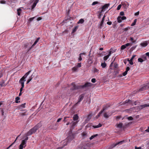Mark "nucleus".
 <instances>
[{
    "instance_id": "1a4fd4ad",
    "label": "nucleus",
    "mask_w": 149,
    "mask_h": 149,
    "mask_svg": "<svg viewBox=\"0 0 149 149\" xmlns=\"http://www.w3.org/2000/svg\"><path fill=\"white\" fill-rule=\"evenodd\" d=\"M112 113L111 112L108 113H105L104 114V117L106 118H108L109 117L112 115Z\"/></svg>"
},
{
    "instance_id": "cd10ccee",
    "label": "nucleus",
    "mask_w": 149,
    "mask_h": 149,
    "mask_svg": "<svg viewBox=\"0 0 149 149\" xmlns=\"http://www.w3.org/2000/svg\"><path fill=\"white\" fill-rule=\"evenodd\" d=\"M102 124H101L100 123H99L98 125H95V126H93V127H94V128H99V127H101L102 126Z\"/></svg>"
},
{
    "instance_id": "680f3d73",
    "label": "nucleus",
    "mask_w": 149,
    "mask_h": 149,
    "mask_svg": "<svg viewBox=\"0 0 149 149\" xmlns=\"http://www.w3.org/2000/svg\"><path fill=\"white\" fill-rule=\"evenodd\" d=\"M21 88H20V92H22V91L23 90V88L24 87V86H21Z\"/></svg>"
},
{
    "instance_id": "338daca9",
    "label": "nucleus",
    "mask_w": 149,
    "mask_h": 149,
    "mask_svg": "<svg viewBox=\"0 0 149 149\" xmlns=\"http://www.w3.org/2000/svg\"><path fill=\"white\" fill-rule=\"evenodd\" d=\"M146 55L148 56L149 57V52H148L146 54Z\"/></svg>"
},
{
    "instance_id": "393cba45",
    "label": "nucleus",
    "mask_w": 149,
    "mask_h": 149,
    "mask_svg": "<svg viewBox=\"0 0 149 149\" xmlns=\"http://www.w3.org/2000/svg\"><path fill=\"white\" fill-rule=\"evenodd\" d=\"M101 66L102 68H104L106 66L107 64L105 62H104V63H101Z\"/></svg>"
},
{
    "instance_id": "052dcab7",
    "label": "nucleus",
    "mask_w": 149,
    "mask_h": 149,
    "mask_svg": "<svg viewBox=\"0 0 149 149\" xmlns=\"http://www.w3.org/2000/svg\"><path fill=\"white\" fill-rule=\"evenodd\" d=\"M139 12L138 11L136 13H135L134 14V15L135 16H137L139 15Z\"/></svg>"
},
{
    "instance_id": "13d9d810",
    "label": "nucleus",
    "mask_w": 149,
    "mask_h": 149,
    "mask_svg": "<svg viewBox=\"0 0 149 149\" xmlns=\"http://www.w3.org/2000/svg\"><path fill=\"white\" fill-rule=\"evenodd\" d=\"M88 63H93V61L91 59H89L88 61Z\"/></svg>"
},
{
    "instance_id": "6e6d98bb",
    "label": "nucleus",
    "mask_w": 149,
    "mask_h": 149,
    "mask_svg": "<svg viewBox=\"0 0 149 149\" xmlns=\"http://www.w3.org/2000/svg\"><path fill=\"white\" fill-rule=\"evenodd\" d=\"M121 18L122 20H123L126 19V17L125 16H123L122 17H121Z\"/></svg>"
},
{
    "instance_id": "bb28decb",
    "label": "nucleus",
    "mask_w": 149,
    "mask_h": 149,
    "mask_svg": "<svg viewBox=\"0 0 149 149\" xmlns=\"http://www.w3.org/2000/svg\"><path fill=\"white\" fill-rule=\"evenodd\" d=\"M117 20L118 22L120 23L122 22V19L121 18V17L120 16H119L117 17Z\"/></svg>"
},
{
    "instance_id": "c9c22d12",
    "label": "nucleus",
    "mask_w": 149,
    "mask_h": 149,
    "mask_svg": "<svg viewBox=\"0 0 149 149\" xmlns=\"http://www.w3.org/2000/svg\"><path fill=\"white\" fill-rule=\"evenodd\" d=\"M97 136V134H96L92 135L90 138V140H91V139H93L96 136Z\"/></svg>"
},
{
    "instance_id": "864d4df0",
    "label": "nucleus",
    "mask_w": 149,
    "mask_h": 149,
    "mask_svg": "<svg viewBox=\"0 0 149 149\" xmlns=\"http://www.w3.org/2000/svg\"><path fill=\"white\" fill-rule=\"evenodd\" d=\"M0 3H1V4H5L6 1L4 0L0 1Z\"/></svg>"
},
{
    "instance_id": "7ed1b4c3",
    "label": "nucleus",
    "mask_w": 149,
    "mask_h": 149,
    "mask_svg": "<svg viewBox=\"0 0 149 149\" xmlns=\"http://www.w3.org/2000/svg\"><path fill=\"white\" fill-rule=\"evenodd\" d=\"M32 47V46H31V45L29 43H26L24 44V48L27 52L29 51Z\"/></svg>"
},
{
    "instance_id": "c85d7f7f",
    "label": "nucleus",
    "mask_w": 149,
    "mask_h": 149,
    "mask_svg": "<svg viewBox=\"0 0 149 149\" xmlns=\"http://www.w3.org/2000/svg\"><path fill=\"white\" fill-rule=\"evenodd\" d=\"M22 11V10L20 8H19L17 9V14L19 16Z\"/></svg>"
},
{
    "instance_id": "bf43d9fd",
    "label": "nucleus",
    "mask_w": 149,
    "mask_h": 149,
    "mask_svg": "<svg viewBox=\"0 0 149 149\" xmlns=\"http://www.w3.org/2000/svg\"><path fill=\"white\" fill-rule=\"evenodd\" d=\"M136 56V55H133L132 56V58L130 59L131 60H133L134 58Z\"/></svg>"
},
{
    "instance_id": "9d476101",
    "label": "nucleus",
    "mask_w": 149,
    "mask_h": 149,
    "mask_svg": "<svg viewBox=\"0 0 149 149\" xmlns=\"http://www.w3.org/2000/svg\"><path fill=\"white\" fill-rule=\"evenodd\" d=\"M149 107V103L145 104L139 106L138 107L140 109H142L146 107Z\"/></svg>"
},
{
    "instance_id": "ddd939ff",
    "label": "nucleus",
    "mask_w": 149,
    "mask_h": 149,
    "mask_svg": "<svg viewBox=\"0 0 149 149\" xmlns=\"http://www.w3.org/2000/svg\"><path fill=\"white\" fill-rule=\"evenodd\" d=\"M39 0H36L34 2L33 5L31 6L32 9H33L36 6Z\"/></svg>"
},
{
    "instance_id": "58836bf2",
    "label": "nucleus",
    "mask_w": 149,
    "mask_h": 149,
    "mask_svg": "<svg viewBox=\"0 0 149 149\" xmlns=\"http://www.w3.org/2000/svg\"><path fill=\"white\" fill-rule=\"evenodd\" d=\"M98 3H99V2L98 1H94L92 3V6H94Z\"/></svg>"
},
{
    "instance_id": "a18cd8bd",
    "label": "nucleus",
    "mask_w": 149,
    "mask_h": 149,
    "mask_svg": "<svg viewBox=\"0 0 149 149\" xmlns=\"http://www.w3.org/2000/svg\"><path fill=\"white\" fill-rule=\"evenodd\" d=\"M81 63H78L77 64V65L76 66L78 68H80L81 66Z\"/></svg>"
},
{
    "instance_id": "3c124183",
    "label": "nucleus",
    "mask_w": 149,
    "mask_h": 149,
    "mask_svg": "<svg viewBox=\"0 0 149 149\" xmlns=\"http://www.w3.org/2000/svg\"><path fill=\"white\" fill-rule=\"evenodd\" d=\"M121 7V5L120 4L118 6V7L117 8V10H119L120 9Z\"/></svg>"
},
{
    "instance_id": "2f4dec72",
    "label": "nucleus",
    "mask_w": 149,
    "mask_h": 149,
    "mask_svg": "<svg viewBox=\"0 0 149 149\" xmlns=\"http://www.w3.org/2000/svg\"><path fill=\"white\" fill-rule=\"evenodd\" d=\"M109 56H110L108 54L106 56H104V60L105 61H106L109 58Z\"/></svg>"
},
{
    "instance_id": "5fc2aeb1",
    "label": "nucleus",
    "mask_w": 149,
    "mask_h": 149,
    "mask_svg": "<svg viewBox=\"0 0 149 149\" xmlns=\"http://www.w3.org/2000/svg\"><path fill=\"white\" fill-rule=\"evenodd\" d=\"M35 17H33L32 18H31L29 19V21L30 22H31L32 21H33L34 19L35 18Z\"/></svg>"
},
{
    "instance_id": "603ef678",
    "label": "nucleus",
    "mask_w": 149,
    "mask_h": 149,
    "mask_svg": "<svg viewBox=\"0 0 149 149\" xmlns=\"http://www.w3.org/2000/svg\"><path fill=\"white\" fill-rule=\"evenodd\" d=\"M130 64V65H132L133 64V63L132 62V60H131V59H130L129 61Z\"/></svg>"
},
{
    "instance_id": "de8ad7c7",
    "label": "nucleus",
    "mask_w": 149,
    "mask_h": 149,
    "mask_svg": "<svg viewBox=\"0 0 149 149\" xmlns=\"http://www.w3.org/2000/svg\"><path fill=\"white\" fill-rule=\"evenodd\" d=\"M91 81L92 82L94 83L96 82V79L95 78H93Z\"/></svg>"
},
{
    "instance_id": "69168bd1",
    "label": "nucleus",
    "mask_w": 149,
    "mask_h": 149,
    "mask_svg": "<svg viewBox=\"0 0 149 149\" xmlns=\"http://www.w3.org/2000/svg\"><path fill=\"white\" fill-rule=\"evenodd\" d=\"M130 69V68L129 67H127L126 68V71H127V72Z\"/></svg>"
},
{
    "instance_id": "f704fd0d",
    "label": "nucleus",
    "mask_w": 149,
    "mask_h": 149,
    "mask_svg": "<svg viewBox=\"0 0 149 149\" xmlns=\"http://www.w3.org/2000/svg\"><path fill=\"white\" fill-rule=\"evenodd\" d=\"M138 61L139 62H140L141 63L143 62V61H144V60L143 59H142L141 58H139L138 59Z\"/></svg>"
},
{
    "instance_id": "ea45409f",
    "label": "nucleus",
    "mask_w": 149,
    "mask_h": 149,
    "mask_svg": "<svg viewBox=\"0 0 149 149\" xmlns=\"http://www.w3.org/2000/svg\"><path fill=\"white\" fill-rule=\"evenodd\" d=\"M103 23H104V22L103 21H101V22H100V26H99V27L100 28H102V26L103 25Z\"/></svg>"
},
{
    "instance_id": "6ab92c4d",
    "label": "nucleus",
    "mask_w": 149,
    "mask_h": 149,
    "mask_svg": "<svg viewBox=\"0 0 149 149\" xmlns=\"http://www.w3.org/2000/svg\"><path fill=\"white\" fill-rule=\"evenodd\" d=\"M41 126V124L40 123L38 124L36 126L34 127L35 129H36L37 130L38 129L40 128Z\"/></svg>"
},
{
    "instance_id": "f257e3e1",
    "label": "nucleus",
    "mask_w": 149,
    "mask_h": 149,
    "mask_svg": "<svg viewBox=\"0 0 149 149\" xmlns=\"http://www.w3.org/2000/svg\"><path fill=\"white\" fill-rule=\"evenodd\" d=\"M72 87L71 88L70 90L72 91L74 90L78 89L81 87L82 88L84 87H88L91 86L92 84L91 83L87 82L85 84L82 86H76L74 83H72Z\"/></svg>"
},
{
    "instance_id": "412c9836",
    "label": "nucleus",
    "mask_w": 149,
    "mask_h": 149,
    "mask_svg": "<svg viewBox=\"0 0 149 149\" xmlns=\"http://www.w3.org/2000/svg\"><path fill=\"white\" fill-rule=\"evenodd\" d=\"M33 75H32L31 76L29 77L27 80L26 81V84H28L32 79V78H33V77H32Z\"/></svg>"
},
{
    "instance_id": "4468645a",
    "label": "nucleus",
    "mask_w": 149,
    "mask_h": 149,
    "mask_svg": "<svg viewBox=\"0 0 149 149\" xmlns=\"http://www.w3.org/2000/svg\"><path fill=\"white\" fill-rule=\"evenodd\" d=\"M92 70L93 71L94 73H96L97 74L99 73V70L97 69L96 68H93Z\"/></svg>"
},
{
    "instance_id": "b1692460",
    "label": "nucleus",
    "mask_w": 149,
    "mask_h": 149,
    "mask_svg": "<svg viewBox=\"0 0 149 149\" xmlns=\"http://www.w3.org/2000/svg\"><path fill=\"white\" fill-rule=\"evenodd\" d=\"M40 38H38L34 42V44L32 45V47L34 46L38 42Z\"/></svg>"
},
{
    "instance_id": "e2e57ef3",
    "label": "nucleus",
    "mask_w": 149,
    "mask_h": 149,
    "mask_svg": "<svg viewBox=\"0 0 149 149\" xmlns=\"http://www.w3.org/2000/svg\"><path fill=\"white\" fill-rule=\"evenodd\" d=\"M120 15L121 16H123L124 15V13L123 12H121L120 13Z\"/></svg>"
},
{
    "instance_id": "473e14b6",
    "label": "nucleus",
    "mask_w": 149,
    "mask_h": 149,
    "mask_svg": "<svg viewBox=\"0 0 149 149\" xmlns=\"http://www.w3.org/2000/svg\"><path fill=\"white\" fill-rule=\"evenodd\" d=\"M25 104H26L25 103L23 104L20 105H19V107H20V108H24L25 107Z\"/></svg>"
},
{
    "instance_id": "39448f33",
    "label": "nucleus",
    "mask_w": 149,
    "mask_h": 149,
    "mask_svg": "<svg viewBox=\"0 0 149 149\" xmlns=\"http://www.w3.org/2000/svg\"><path fill=\"white\" fill-rule=\"evenodd\" d=\"M36 129H35L34 127L31 129L27 133V136L31 135L34 133L36 131Z\"/></svg>"
},
{
    "instance_id": "4be33fe9",
    "label": "nucleus",
    "mask_w": 149,
    "mask_h": 149,
    "mask_svg": "<svg viewBox=\"0 0 149 149\" xmlns=\"http://www.w3.org/2000/svg\"><path fill=\"white\" fill-rule=\"evenodd\" d=\"M84 20L83 19H81L77 22V23L78 24H82L84 23Z\"/></svg>"
},
{
    "instance_id": "dca6fc26",
    "label": "nucleus",
    "mask_w": 149,
    "mask_h": 149,
    "mask_svg": "<svg viewBox=\"0 0 149 149\" xmlns=\"http://www.w3.org/2000/svg\"><path fill=\"white\" fill-rule=\"evenodd\" d=\"M79 117L77 114H75L74 116L73 119L74 121H78L77 120Z\"/></svg>"
},
{
    "instance_id": "0eeeda50",
    "label": "nucleus",
    "mask_w": 149,
    "mask_h": 149,
    "mask_svg": "<svg viewBox=\"0 0 149 149\" xmlns=\"http://www.w3.org/2000/svg\"><path fill=\"white\" fill-rule=\"evenodd\" d=\"M78 122V121H74L73 122H72V125L70 128V129L71 130L73 129L75 126L77 125V124Z\"/></svg>"
},
{
    "instance_id": "79ce46f5",
    "label": "nucleus",
    "mask_w": 149,
    "mask_h": 149,
    "mask_svg": "<svg viewBox=\"0 0 149 149\" xmlns=\"http://www.w3.org/2000/svg\"><path fill=\"white\" fill-rule=\"evenodd\" d=\"M87 133L86 132H84L82 134V136L83 137L86 136H87Z\"/></svg>"
},
{
    "instance_id": "37998d69",
    "label": "nucleus",
    "mask_w": 149,
    "mask_h": 149,
    "mask_svg": "<svg viewBox=\"0 0 149 149\" xmlns=\"http://www.w3.org/2000/svg\"><path fill=\"white\" fill-rule=\"evenodd\" d=\"M126 48V47L124 45H122L121 47V49L122 50H123Z\"/></svg>"
},
{
    "instance_id": "a878e982",
    "label": "nucleus",
    "mask_w": 149,
    "mask_h": 149,
    "mask_svg": "<svg viewBox=\"0 0 149 149\" xmlns=\"http://www.w3.org/2000/svg\"><path fill=\"white\" fill-rule=\"evenodd\" d=\"M123 126V124L121 123H119L117 125V127L118 128H121Z\"/></svg>"
},
{
    "instance_id": "f3484780",
    "label": "nucleus",
    "mask_w": 149,
    "mask_h": 149,
    "mask_svg": "<svg viewBox=\"0 0 149 149\" xmlns=\"http://www.w3.org/2000/svg\"><path fill=\"white\" fill-rule=\"evenodd\" d=\"M107 107H106L105 108H103V109L98 114L97 116V118H98V117H100V116L101 114V113L104 111L105 109L106 108H107Z\"/></svg>"
},
{
    "instance_id": "a19ab883",
    "label": "nucleus",
    "mask_w": 149,
    "mask_h": 149,
    "mask_svg": "<svg viewBox=\"0 0 149 149\" xmlns=\"http://www.w3.org/2000/svg\"><path fill=\"white\" fill-rule=\"evenodd\" d=\"M142 58L143 59L144 61L147 60V57L146 55H143L142 56Z\"/></svg>"
},
{
    "instance_id": "9b49d317",
    "label": "nucleus",
    "mask_w": 149,
    "mask_h": 149,
    "mask_svg": "<svg viewBox=\"0 0 149 149\" xmlns=\"http://www.w3.org/2000/svg\"><path fill=\"white\" fill-rule=\"evenodd\" d=\"M148 45V42L147 41H145L141 43L140 45L143 47H145Z\"/></svg>"
},
{
    "instance_id": "8fccbe9b",
    "label": "nucleus",
    "mask_w": 149,
    "mask_h": 149,
    "mask_svg": "<svg viewBox=\"0 0 149 149\" xmlns=\"http://www.w3.org/2000/svg\"><path fill=\"white\" fill-rule=\"evenodd\" d=\"M133 118L131 116H130L127 118V119L129 120H133Z\"/></svg>"
},
{
    "instance_id": "f8f14e48",
    "label": "nucleus",
    "mask_w": 149,
    "mask_h": 149,
    "mask_svg": "<svg viewBox=\"0 0 149 149\" xmlns=\"http://www.w3.org/2000/svg\"><path fill=\"white\" fill-rule=\"evenodd\" d=\"M84 97V96L83 95H80L79 97L78 102L76 104H77L78 103H79L81 100H82Z\"/></svg>"
},
{
    "instance_id": "6e6552de",
    "label": "nucleus",
    "mask_w": 149,
    "mask_h": 149,
    "mask_svg": "<svg viewBox=\"0 0 149 149\" xmlns=\"http://www.w3.org/2000/svg\"><path fill=\"white\" fill-rule=\"evenodd\" d=\"M147 89H149V83L146 85L143 86L140 89V91H142Z\"/></svg>"
},
{
    "instance_id": "0e129e2a",
    "label": "nucleus",
    "mask_w": 149,
    "mask_h": 149,
    "mask_svg": "<svg viewBox=\"0 0 149 149\" xmlns=\"http://www.w3.org/2000/svg\"><path fill=\"white\" fill-rule=\"evenodd\" d=\"M107 24L108 25H111L112 24V22H107Z\"/></svg>"
},
{
    "instance_id": "e433bc0d",
    "label": "nucleus",
    "mask_w": 149,
    "mask_h": 149,
    "mask_svg": "<svg viewBox=\"0 0 149 149\" xmlns=\"http://www.w3.org/2000/svg\"><path fill=\"white\" fill-rule=\"evenodd\" d=\"M91 117V115L89 114L87 117V119L88 120H89Z\"/></svg>"
},
{
    "instance_id": "c03bdc74",
    "label": "nucleus",
    "mask_w": 149,
    "mask_h": 149,
    "mask_svg": "<svg viewBox=\"0 0 149 149\" xmlns=\"http://www.w3.org/2000/svg\"><path fill=\"white\" fill-rule=\"evenodd\" d=\"M131 102V100H126V101H125V103H130Z\"/></svg>"
},
{
    "instance_id": "72a5a7b5",
    "label": "nucleus",
    "mask_w": 149,
    "mask_h": 149,
    "mask_svg": "<svg viewBox=\"0 0 149 149\" xmlns=\"http://www.w3.org/2000/svg\"><path fill=\"white\" fill-rule=\"evenodd\" d=\"M70 118V117H65L64 118V119L63 120V121L65 123L68 120L67 118Z\"/></svg>"
},
{
    "instance_id": "c756f323",
    "label": "nucleus",
    "mask_w": 149,
    "mask_h": 149,
    "mask_svg": "<svg viewBox=\"0 0 149 149\" xmlns=\"http://www.w3.org/2000/svg\"><path fill=\"white\" fill-rule=\"evenodd\" d=\"M19 100H20V98L19 97H17L15 98V102L16 103H18L20 101H19Z\"/></svg>"
},
{
    "instance_id": "774afa93",
    "label": "nucleus",
    "mask_w": 149,
    "mask_h": 149,
    "mask_svg": "<svg viewBox=\"0 0 149 149\" xmlns=\"http://www.w3.org/2000/svg\"><path fill=\"white\" fill-rule=\"evenodd\" d=\"M135 149H143L141 148L140 147H136L135 148Z\"/></svg>"
},
{
    "instance_id": "09e8293b",
    "label": "nucleus",
    "mask_w": 149,
    "mask_h": 149,
    "mask_svg": "<svg viewBox=\"0 0 149 149\" xmlns=\"http://www.w3.org/2000/svg\"><path fill=\"white\" fill-rule=\"evenodd\" d=\"M127 71H125L123 73V76H125L127 74Z\"/></svg>"
},
{
    "instance_id": "423d86ee",
    "label": "nucleus",
    "mask_w": 149,
    "mask_h": 149,
    "mask_svg": "<svg viewBox=\"0 0 149 149\" xmlns=\"http://www.w3.org/2000/svg\"><path fill=\"white\" fill-rule=\"evenodd\" d=\"M110 4L109 3L106 4L103 6L102 8L101 13L105 11L106 9H107L109 6Z\"/></svg>"
},
{
    "instance_id": "f03ea898",
    "label": "nucleus",
    "mask_w": 149,
    "mask_h": 149,
    "mask_svg": "<svg viewBox=\"0 0 149 149\" xmlns=\"http://www.w3.org/2000/svg\"><path fill=\"white\" fill-rule=\"evenodd\" d=\"M31 70H29L26 72L19 80V83L21 84V86H24V82L26 81V79L31 72Z\"/></svg>"
},
{
    "instance_id": "2eb2a0df",
    "label": "nucleus",
    "mask_w": 149,
    "mask_h": 149,
    "mask_svg": "<svg viewBox=\"0 0 149 149\" xmlns=\"http://www.w3.org/2000/svg\"><path fill=\"white\" fill-rule=\"evenodd\" d=\"M116 49H114V50H113V49L111 48L110 50H109V54H108V55L110 56L111 55V54H112V53H113V52H116Z\"/></svg>"
},
{
    "instance_id": "5701e85b",
    "label": "nucleus",
    "mask_w": 149,
    "mask_h": 149,
    "mask_svg": "<svg viewBox=\"0 0 149 149\" xmlns=\"http://www.w3.org/2000/svg\"><path fill=\"white\" fill-rule=\"evenodd\" d=\"M78 68H77V67L76 66L74 67L72 69V70L73 72L77 71H78Z\"/></svg>"
},
{
    "instance_id": "7c9ffc66",
    "label": "nucleus",
    "mask_w": 149,
    "mask_h": 149,
    "mask_svg": "<svg viewBox=\"0 0 149 149\" xmlns=\"http://www.w3.org/2000/svg\"><path fill=\"white\" fill-rule=\"evenodd\" d=\"M136 21H137V19H135L134 20V22L132 24L131 26H134L136 24Z\"/></svg>"
},
{
    "instance_id": "aec40b11",
    "label": "nucleus",
    "mask_w": 149,
    "mask_h": 149,
    "mask_svg": "<svg viewBox=\"0 0 149 149\" xmlns=\"http://www.w3.org/2000/svg\"><path fill=\"white\" fill-rule=\"evenodd\" d=\"M0 86L1 87L5 86H6L5 84V81L4 80H2L0 83Z\"/></svg>"
},
{
    "instance_id": "49530a36",
    "label": "nucleus",
    "mask_w": 149,
    "mask_h": 149,
    "mask_svg": "<svg viewBox=\"0 0 149 149\" xmlns=\"http://www.w3.org/2000/svg\"><path fill=\"white\" fill-rule=\"evenodd\" d=\"M145 132H149V126L148 127V128L145 130L144 131V133H145Z\"/></svg>"
},
{
    "instance_id": "a211bd4d",
    "label": "nucleus",
    "mask_w": 149,
    "mask_h": 149,
    "mask_svg": "<svg viewBox=\"0 0 149 149\" xmlns=\"http://www.w3.org/2000/svg\"><path fill=\"white\" fill-rule=\"evenodd\" d=\"M85 55V53H80L79 54V57L78 58V61H81L82 60V57H81V56L82 55Z\"/></svg>"
},
{
    "instance_id": "4d7b16f0",
    "label": "nucleus",
    "mask_w": 149,
    "mask_h": 149,
    "mask_svg": "<svg viewBox=\"0 0 149 149\" xmlns=\"http://www.w3.org/2000/svg\"><path fill=\"white\" fill-rule=\"evenodd\" d=\"M124 45L126 47H128L130 45V43H127L126 44H125Z\"/></svg>"
},
{
    "instance_id": "20e7f679",
    "label": "nucleus",
    "mask_w": 149,
    "mask_h": 149,
    "mask_svg": "<svg viewBox=\"0 0 149 149\" xmlns=\"http://www.w3.org/2000/svg\"><path fill=\"white\" fill-rule=\"evenodd\" d=\"M26 146V142L25 140H22L21 143L19 146V149H23Z\"/></svg>"
},
{
    "instance_id": "4c0bfd02",
    "label": "nucleus",
    "mask_w": 149,
    "mask_h": 149,
    "mask_svg": "<svg viewBox=\"0 0 149 149\" xmlns=\"http://www.w3.org/2000/svg\"><path fill=\"white\" fill-rule=\"evenodd\" d=\"M78 28V26H76L72 30V33H74L75 32Z\"/></svg>"
}]
</instances>
